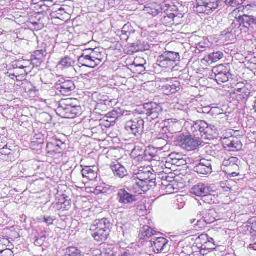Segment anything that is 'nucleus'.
Here are the masks:
<instances>
[{
    "instance_id": "nucleus-1",
    "label": "nucleus",
    "mask_w": 256,
    "mask_h": 256,
    "mask_svg": "<svg viewBox=\"0 0 256 256\" xmlns=\"http://www.w3.org/2000/svg\"><path fill=\"white\" fill-rule=\"evenodd\" d=\"M218 130L216 126H208L204 120H198L194 122L191 126L190 133L192 134L196 138L204 140L214 139Z\"/></svg>"
},
{
    "instance_id": "nucleus-2",
    "label": "nucleus",
    "mask_w": 256,
    "mask_h": 256,
    "mask_svg": "<svg viewBox=\"0 0 256 256\" xmlns=\"http://www.w3.org/2000/svg\"><path fill=\"white\" fill-rule=\"evenodd\" d=\"M71 100L70 99H65L60 102L56 112L60 117L64 118H74L81 114V106L73 105Z\"/></svg>"
},
{
    "instance_id": "nucleus-3",
    "label": "nucleus",
    "mask_w": 256,
    "mask_h": 256,
    "mask_svg": "<svg viewBox=\"0 0 256 256\" xmlns=\"http://www.w3.org/2000/svg\"><path fill=\"white\" fill-rule=\"evenodd\" d=\"M110 226V221L106 218L95 220L90 228V230L94 232L92 236L94 240L99 242L106 240L109 234Z\"/></svg>"
},
{
    "instance_id": "nucleus-4",
    "label": "nucleus",
    "mask_w": 256,
    "mask_h": 256,
    "mask_svg": "<svg viewBox=\"0 0 256 256\" xmlns=\"http://www.w3.org/2000/svg\"><path fill=\"white\" fill-rule=\"evenodd\" d=\"M153 126V123L149 124L141 117H138L126 122L125 128L128 133L139 137L144 132V128L146 131L151 130Z\"/></svg>"
},
{
    "instance_id": "nucleus-5",
    "label": "nucleus",
    "mask_w": 256,
    "mask_h": 256,
    "mask_svg": "<svg viewBox=\"0 0 256 256\" xmlns=\"http://www.w3.org/2000/svg\"><path fill=\"white\" fill-rule=\"evenodd\" d=\"M216 210L210 206H206L197 215L196 226L199 228H204L206 224L214 222L216 220Z\"/></svg>"
},
{
    "instance_id": "nucleus-6",
    "label": "nucleus",
    "mask_w": 256,
    "mask_h": 256,
    "mask_svg": "<svg viewBox=\"0 0 256 256\" xmlns=\"http://www.w3.org/2000/svg\"><path fill=\"white\" fill-rule=\"evenodd\" d=\"M212 72V78L218 84L228 82L232 76L230 72V66L227 64H220L214 67Z\"/></svg>"
},
{
    "instance_id": "nucleus-7",
    "label": "nucleus",
    "mask_w": 256,
    "mask_h": 256,
    "mask_svg": "<svg viewBox=\"0 0 256 256\" xmlns=\"http://www.w3.org/2000/svg\"><path fill=\"white\" fill-rule=\"evenodd\" d=\"M211 188L204 184L194 185L191 188L190 192L196 196L202 198L205 203L210 204L212 202L214 196L210 194Z\"/></svg>"
},
{
    "instance_id": "nucleus-8",
    "label": "nucleus",
    "mask_w": 256,
    "mask_h": 256,
    "mask_svg": "<svg viewBox=\"0 0 256 256\" xmlns=\"http://www.w3.org/2000/svg\"><path fill=\"white\" fill-rule=\"evenodd\" d=\"M196 11L200 14H210L218 8L220 0H196Z\"/></svg>"
},
{
    "instance_id": "nucleus-9",
    "label": "nucleus",
    "mask_w": 256,
    "mask_h": 256,
    "mask_svg": "<svg viewBox=\"0 0 256 256\" xmlns=\"http://www.w3.org/2000/svg\"><path fill=\"white\" fill-rule=\"evenodd\" d=\"M144 113L147 116L146 120L149 124L156 123L152 122L158 118L160 114L162 112V107L155 102H148L144 104Z\"/></svg>"
},
{
    "instance_id": "nucleus-10",
    "label": "nucleus",
    "mask_w": 256,
    "mask_h": 256,
    "mask_svg": "<svg viewBox=\"0 0 256 256\" xmlns=\"http://www.w3.org/2000/svg\"><path fill=\"white\" fill-rule=\"evenodd\" d=\"M178 144L187 151L196 150L202 144L200 140L194 138L192 136L180 135L177 138Z\"/></svg>"
},
{
    "instance_id": "nucleus-11",
    "label": "nucleus",
    "mask_w": 256,
    "mask_h": 256,
    "mask_svg": "<svg viewBox=\"0 0 256 256\" xmlns=\"http://www.w3.org/2000/svg\"><path fill=\"white\" fill-rule=\"evenodd\" d=\"M172 7L168 4H164L163 12L159 17L160 21L166 26H171L176 24V18H177L174 13L172 12Z\"/></svg>"
},
{
    "instance_id": "nucleus-12",
    "label": "nucleus",
    "mask_w": 256,
    "mask_h": 256,
    "mask_svg": "<svg viewBox=\"0 0 256 256\" xmlns=\"http://www.w3.org/2000/svg\"><path fill=\"white\" fill-rule=\"evenodd\" d=\"M116 199L122 208H124L137 200L136 196L129 193L124 188L118 190L116 194Z\"/></svg>"
},
{
    "instance_id": "nucleus-13",
    "label": "nucleus",
    "mask_w": 256,
    "mask_h": 256,
    "mask_svg": "<svg viewBox=\"0 0 256 256\" xmlns=\"http://www.w3.org/2000/svg\"><path fill=\"white\" fill-rule=\"evenodd\" d=\"M149 246L156 253H166L168 250V241L164 238H156L154 236L148 242Z\"/></svg>"
},
{
    "instance_id": "nucleus-14",
    "label": "nucleus",
    "mask_w": 256,
    "mask_h": 256,
    "mask_svg": "<svg viewBox=\"0 0 256 256\" xmlns=\"http://www.w3.org/2000/svg\"><path fill=\"white\" fill-rule=\"evenodd\" d=\"M221 140L224 148L229 151H238L242 148V143L235 136L222 138Z\"/></svg>"
},
{
    "instance_id": "nucleus-15",
    "label": "nucleus",
    "mask_w": 256,
    "mask_h": 256,
    "mask_svg": "<svg viewBox=\"0 0 256 256\" xmlns=\"http://www.w3.org/2000/svg\"><path fill=\"white\" fill-rule=\"evenodd\" d=\"M55 88L62 94L66 96L74 90L75 86L72 80H62L56 84Z\"/></svg>"
},
{
    "instance_id": "nucleus-16",
    "label": "nucleus",
    "mask_w": 256,
    "mask_h": 256,
    "mask_svg": "<svg viewBox=\"0 0 256 256\" xmlns=\"http://www.w3.org/2000/svg\"><path fill=\"white\" fill-rule=\"evenodd\" d=\"M194 170L201 174H211L212 172L211 162L206 159L201 160L200 163L194 167Z\"/></svg>"
},
{
    "instance_id": "nucleus-17",
    "label": "nucleus",
    "mask_w": 256,
    "mask_h": 256,
    "mask_svg": "<svg viewBox=\"0 0 256 256\" xmlns=\"http://www.w3.org/2000/svg\"><path fill=\"white\" fill-rule=\"evenodd\" d=\"M110 168L116 177L122 178L128 175L125 167L117 161L112 162Z\"/></svg>"
},
{
    "instance_id": "nucleus-18",
    "label": "nucleus",
    "mask_w": 256,
    "mask_h": 256,
    "mask_svg": "<svg viewBox=\"0 0 256 256\" xmlns=\"http://www.w3.org/2000/svg\"><path fill=\"white\" fill-rule=\"evenodd\" d=\"M141 169L138 170V173L136 174L134 176L133 180H137L138 181L146 183L147 186L151 182L150 176L152 174L150 171L147 170L146 168H141Z\"/></svg>"
},
{
    "instance_id": "nucleus-19",
    "label": "nucleus",
    "mask_w": 256,
    "mask_h": 256,
    "mask_svg": "<svg viewBox=\"0 0 256 256\" xmlns=\"http://www.w3.org/2000/svg\"><path fill=\"white\" fill-rule=\"evenodd\" d=\"M164 8V4L162 6L158 5L156 4H146L144 9L146 14H148L152 16H160Z\"/></svg>"
},
{
    "instance_id": "nucleus-20",
    "label": "nucleus",
    "mask_w": 256,
    "mask_h": 256,
    "mask_svg": "<svg viewBox=\"0 0 256 256\" xmlns=\"http://www.w3.org/2000/svg\"><path fill=\"white\" fill-rule=\"evenodd\" d=\"M81 172L83 178H87L88 180H92L97 177V168L95 166H83Z\"/></svg>"
},
{
    "instance_id": "nucleus-21",
    "label": "nucleus",
    "mask_w": 256,
    "mask_h": 256,
    "mask_svg": "<svg viewBox=\"0 0 256 256\" xmlns=\"http://www.w3.org/2000/svg\"><path fill=\"white\" fill-rule=\"evenodd\" d=\"M240 162L237 158L230 157L228 160H224L222 165L227 168L226 172H230V171H238L239 166L238 163Z\"/></svg>"
},
{
    "instance_id": "nucleus-22",
    "label": "nucleus",
    "mask_w": 256,
    "mask_h": 256,
    "mask_svg": "<svg viewBox=\"0 0 256 256\" xmlns=\"http://www.w3.org/2000/svg\"><path fill=\"white\" fill-rule=\"evenodd\" d=\"M246 84L242 88H236V92L239 93L238 94L237 98L238 100H243L248 99L250 94V89L252 88L251 85L248 84L246 81Z\"/></svg>"
},
{
    "instance_id": "nucleus-23",
    "label": "nucleus",
    "mask_w": 256,
    "mask_h": 256,
    "mask_svg": "<svg viewBox=\"0 0 256 256\" xmlns=\"http://www.w3.org/2000/svg\"><path fill=\"white\" fill-rule=\"evenodd\" d=\"M134 184L132 188V192L138 194H142L149 190V186L146 183H143L137 180H134Z\"/></svg>"
},
{
    "instance_id": "nucleus-24",
    "label": "nucleus",
    "mask_w": 256,
    "mask_h": 256,
    "mask_svg": "<svg viewBox=\"0 0 256 256\" xmlns=\"http://www.w3.org/2000/svg\"><path fill=\"white\" fill-rule=\"evenodd\" d=\"M156 234V232L155 230L148 226H144L140 229L138 237L140 240H146L152 236H154Z\"/></svg>"
},
{
    "instance_id": "nucleus-25",
    "label": "nucleus",
    "mask_w": 256,
    "mask_h": 256,
    "mask_svg": "<svg viewBox=\"0 0 256 256\" xmlns=\"http://www.w3.org/2000/svg\"><path fill=\"white\" fill-rule=\"evenodd\" d=\"M158 62L160 67L170 69L174 68L177 64H174L170 59L167 58V56L164 52L158 57Z\"/></svg>"
},
{
    "instance_id": "nucleus-26",
    "label": "nucleus",
    "mask_w": 256,
    "mask_h": 256,
    "mask_svg": "<svg viewBox=\"0 0 256 256\" xmlns=\"http://www.w3.org/2000/svg\"><path fill=\"white\" fill-rule=\"evenodd\" d=\"M131 48L132 52L134 53L147 50L150 49V46L146 42L138 40L136 42L132 43Z\"/></svg>"
},
{
    "instance_id": "nucleus-27",
    "label": "nucleus",
    "mask_w": 256,
    "mask_h": 256,
    "mask_svg": "<svg viewBox=\"0 0 256 256\" xmlns=\"http://www.w3.org/2000/svg\"><path fill=\"white\" fill-rule=\"evenodd\" d=\"M240 16L241 23L242 24V28H246L248 29L251 28L252 30L254 29V16H248L244 14Z\"/></svg>"
},
{
    "instance_id": "nucleus-28",
    "label": "nucleus",
    "mask_w": 256,
    "mask_h": 256,
    "mask_svg": "<svg viewBox=\"0 0 256 256\" xmlns=\"http://www.w3.org/2000/svg\"><path fill=\"white\" fill-rule=\"evenodd\" d=\"M223 56V53L222 52L218 51L210 54L208 56H205L204 60L209 63V64H212V63L218 62L222 58Z\"/></svg>"
},
{
    "instance_id": "nucleus-29",
    "label": "nucleus",
    "mask_w": 256,
    "mask_h": 256,
    "mask_svg": "<svg viewBox=\"0 0 256 256\" xmlns=\"http://www.w3.org/2000/svg\"><path fill=\"white\" fill-rule=\"evenodd\" d=\"M122 38L128 40L135 34V30L129 24H128L122 27Z\"/></svg>"
},
{
    "instance_id": "nucleus-30",
    "label": "nucleus",
    "mask_w": 256,
    "mask_h": 256,
    "mask_svg": "<svg viewBox=\"0 0 256 256\" xmlns=\"http://www.w3.org/2000/svg\"><path fill=\"white\" fill-rule=\"evenodd\" d=\"M155 150L154 148H148L144 152V155H139L138 156V160L140 159L144 160H150L152 158H155L157 154L156 152H154Z\"/></svg>"
},
{
    "instance_id": "nucleus-31",
    "label": "nucleus",
    "mask_w": 256,
    "mask_h": 256,
    "mask_svg": "<svg viewBox=\"0 0 256 256\" xmlns=\"http://www.w3.org/2000/svg\"><path fill=\"white\" fill-rule=\"evenodd\" d=\"M74 63L75 61L71 57L66 56L60 60L58 65L62 66V68H68L72 66Z\"/></svg>"
},
{
    "instance_id": "nucleus-32",
    "label": "nucleus",
    "mask_w": 256,
    "mask_h": 256,
    "mask_svg": "<svg viewBox=\"0 0 256 256\" xmlns=\"http://www.w3.org/2000/svg\"><path fill=\"white\" fill-rule=\"evenodd\" d=\"M82 252L76 247L70 246L65 250L64 256H82Z\"/></svg>"
},
{
    "instance_id": "nucleus-33",
    "label": "nucleus",
    "mask_w": 256,
    "mask_h": 256,
    "mask_svg": "<svg viewBox=\"0 0 256 256\" xmlns=\"http://www.w3.org/2000/svg\"><path fill=\"white\" fill-rule=\"evenodd\" d=\"M164 54L167 56V58L170 59L174 64H177L180 61V56L179 53L174 52H165Z\"/></svg>"
},
{
    "instance_id": "nucleus-34",
    "label": "nucleus",
    "mask_w": 256,
    "mask_h": 256,
    "mask_svg": "<svg viewBox=\"0 0 256 256\" xmlns=\"http://www.w3.org/2000/svg\"><path fill=\"white\" fill-rule=\"evenodd\" d=\"M57 209H62L64 210H68L71 207L70 200H64L63 202H57L56 204Z\"/></svg>"
},
{
    "instance_id": "nucleus-35",
    "label": "nucleus",
    "mask_w": 256,
    "mask_h": 256,
    "mask_svg": "<svg viewBox=\"0 0 256 256\" xmlns=\"http://www.w3.org/2000/svg\"><path fill=\"white\" fill-rule=\"evenodd\" d=\"M78 61L80 64L84 66L90 68H94L96 66V64H94V62L90 60H88L84 59L83 58H79Z\"/></svg>"
},
{
    "instance_id": "nucleus-36",
    "label": "nucleus",
    "mask_w": 256,
    "mask_h": 256,
    "mask_svg": "<svg viewBox=\"0 0 256 256\" xmlns=\"http://www.w3.org/2000/svg\"><path fill=\"white\" fill-rule=\"evenodd\" d=\"M199 238L200 239L206 240V242H205L204 244L206 246L212 248V246H215L214 240L210 238L207 234H201Z\"/></svg>"
},
{
    "instance_id": "nucleus-37",
    "label": "nucleus",
    "mask_w": 256,
    "mask_h": 256,
    "mask_svg": "<svg viewBox=\"0 0 256 256\" xmlns=\"http://www.w3.org/2000/svg\"><path fill=\"white\" fill-rule=\"evenodd\" d=\"M166 85L167 86V88H170V90H172L173 94L180 90V83L178 81L171 82L170 84Z\"/></svg>"
},
{
    "instance_id": "nucleus-38",
    "label": "nucleus",
    "mask_w": 256,
    "mask_h": 256,
    "mask_svg": "<svg viewBox=\"0 0 256 256\" xmlns=\"http://www.w3.org/2000/svg\"><path fill=\"white\" fill-rule=\"evenodd\" d=\"M101 55L98 54L95 51L94 49H93L92 52V54L91 55V58H92V62H94V64H96L98 66L101 62Z\"/></svg>"
},
{
    "instance_id": "nucleus-39",
    "label": "nucleus",
    "mask_w": 256,
    "mask_h": 256,
    "mask_svg": "<svg viewBox=\"0 0 256 256\" xmlns=\"http://www.w3.org/2000/svg\"><path fill=\"white\" fill-rule=\"evenodd\" d=\"M226 4L228 6H232V7H236L238 5H240L242 4L244 2H245L246 0H223Z\"/></svg>"
},
{
    "instance_id": "nucleus-40",
    "label": "nucleus",
    "mask_w": 256,
    "mask_h": 256,
    "mask_svg": "<svg viewBox=\"0 0 256 256\" xmlns=\"http://www.w3.org/2000/svg\"><path fill=\"white\" fill-rule=\"evenodd\" d=\"M11 153V150L8 148L7 144H5L4 146L0 148V157L2 159H4L6 156H8Z\"/></svg>"
},
{
    "instance_id": "nucleus-41",
    "label": "nucleus",
    "mask_w": 256,
    "mask_h": 256,
    "mask_svg": "<svg viewBox=\"0 0 256 256\" xmlns=\"http://www.w3.org/2000/svg\"><path fill=\"white\" fill-rule=\"evenodd\" d=\"M158 144H162L164 145V146H160L157 148V149H158L160 150H164V152H166V151H168L170 149V144H168L167 142L163 139L158 138Z\"/></svg>"
},
{
    "instance_id": "nucleus-42",
    "label": "nucleus",
    "mask_w": 256,
    "mask_h": 256,
    "mask_svg": "<svg viewBox=\"0 0 256 256\" xmlns=\"http://www.w3.org/2000/svg\"><path fill=\"white\" fill-rule=\"evenodd\" d=\"M64 6L60 7L59 9L56 11V16L58 18H60L58 16H64L65 15H68V12H67L68 8H65Z\"/></svg>"
},
{
    "instance_id": "nucleus-43",
    "label": "nucleus",
    "mask_w": 256,
    "mask_h": 256,
    "mask_svg": "<svg viewBox=\"0 0 256 256\" xmlns=\"http://www.w3.org/2000/svg\"><path fill=\"white\" fill-rule=\"evenodd\" d=\"M174 162H172V160H168V158H167L166 162L164 164H163L162 166V169H166L168 170L166 172H168L169 170H170L172 169V168L174 166L176 165Z\"/></svg>"
},
{
    "instance_id": "nucleus-44",
    "label": "nucleus",
    "mask_w": 256,
    "mask_h": 256,
    "mask_svg": "<svg viewBox=\"0 0 256 256\" xmlns=\"http://www.w3.org/2000/svg\"><path fill=\"white\" fill-rule=\"evenodd\" d=\"M44 56V52L42 50H36L34 52L32 57L34 60H41Z\"/></svg>"
},
{
    "instance_id": "nucleus-45",
    "label": "nucleus",
    "mask_w": 256,
    "mask_h": 256,
    "mask_svg": "<svg viewBox=\"0 0 256 256\" xmlns=\"http://www.w3.org/2000/svg\"><path fill=\"white\" fill-rule=\"evenodd\" d=\"M241 19L240 16H238V18H236L234 20L232 26L234 28H239L242 27V24L241 23Z\"/></svg>"
},
{
    "instance_id": "nucleus-46",
    "label": "nucleus",
    "mask_w": 256,
    "mask_h": 256,
    "mask_svg": "<svg viewBox=\"0 0 256 256\" xmlns=\"http://www.w3.org/2000/svg\"><path fill=\"white\" fill-rule=\"evenodd\" d=\"M168 156V160H172V162H174L176 164H177V160H180V158H178L180 156V155L178 154L172 153L170 154H169Z\"/></svg>"
},
{
    "instance_id": "nucleus-47",
    "label": "nucleus",
    "mask_w": 256,
    "mask_h": 256,
    "mask_svg": "<svg viewBox=\"0 0 256 256\" xmlns=\"http://www.w3.org/2000/svg\"><path fill=\"white\" fill-rule=\"evenodd\" d=\"M248 223L250 224L252 230L256 232V217L252 218L249 220Z\"/></svg>"
},
{
    "instance_id": "nucleus-48",
    "label": "nucleus",
    "mask_w": 256,
    "mask_h": 256,
    "mask_svg": "<svg viewBox=\"0 0 256 256\" xmlns=\"http://www.w3.org/2000/svg\"><path fill=\"white\" fill-rule=\"evenodd\" d=\"M0 254L2 256H12V252L9 248H6L4 250H0Z\"/></svg>"
},
{
    "instance_id": "nucleus-49",
    "label": "nucleus",
    "mask_w": 256,
    "mask_h": 256,
    "mask_svg": "<svg viewBox=\"0 0 256 256\" xmlns=\"http://www.w3.org/2000/svg\"><path fill=\"white\" fill-rule=\"evenodd\" d=\"M170 88H167V86L165 85L162 86V90L163 93L166 95H170L173 94L172 90H170Z\"/></svg>"
},
{
    "instance_id": "nucleus-50",
    "label": "nucleus",
    "mask_w": 256,
    "mask_h": 256,
    "mask_svg": "<svg viewBox=\"0 0 256 256\" xmlns=\"http://www.w3.org/2000/svg\"><path fill=\"white\" fill-rule=\"evenodd\" d=\"M202 249L200 250V253L203 255L207 254V252H210L209 250L213 248H207L205 244L202 245Z\"/></svg>"
},
{
    "instance_id": "nucleus-51",
    "label": "nucleus",
    "mask_w": 256,
    "mask_h": 256,
    "mask_svg": "<svg viewBox=\"0 0 256 256\" xmlns=\"http://www.w3.org/2000/svg\"><path fill=\"white\" fill-rule=\"evenodd\" d=\"M45 238L46 236L42 237L40 238H36L34 242V244L36 246H41L43 244Z\"/></svg>"
},
{
    "instance_id": "nucleus-52",
    "label": "nucleus",
    "mask_w": 256,
    "mask_h": 256,
    "mask_svg": "<svg viewBox=\"0 0 256 256\" xmlns=\"http://www.w3.org/2000/svg\"><path fill=\"white\" fill-rule=\"evenodd\" d=\"M44 222L47 224L48 226H50L53 224L54 219L51 217H44Z\"/></svg>"
},
{
    "instance_id": "nucleus-53",
    "label": "nucleus",
    "mask_w": 256,
    "mask_h": 256,
    "mask_svg": "<svg viewBox=\"0 0 256 256\" xmlns=\"http://www.w3.org/2000/svg\"><path fill=\"white\" fill-rule=\"evenodd\" d=\"M54 145H55L56 147H58V148L62 150V146L64 145V143L62 142L60 140L56 138L54 142Z\"/></svg>"
},
{
    "instance_id": "nucleus-54",
    "label": "nucleus",
    "mask_w": 256,
    "mask_h": 256,
    "mask_svg": "<svg viewBox=\"0 0 256 256\" xmlns=\"http://www.w3.org/2000/svg\"><path fill=\"white\" fill-rule=\"evenodd\" d=\"M226 174H228V178L236 177L239 175V172L236 170L230 171V172H226Z\"/></svg>"
},
{
    "instance_id": "nucleus-55",
    "label": "nucleus",
    "mask_w": 256,
    "mask_h": 256,
    "mask_svg": "<svg viewBox=\"0 0 256 256\" xmlns=\"http://www.w3.org/2000/svg\"><path fill=\"white\" fill-rule=\"evenodd\" d=\"M92 50H93V49H91V48L86 49L84 50L82 54L85 55L86 56H89L90 55L91 56L92 54Z\"/></svg>"
},
{
    "instance_id": "nucleus-56",
    "label": "nucleus",
    "mask_w": 256,
    "mask_h": 256,
    "mask_svg": "<svg viewBox=\"0 0 256 256\" xmlns=\"http://www.w3.org/2000/svg\"><path fill=\"white\" fill-rule=\"evenodd\" d=\"M172 178H171V177L166 176V180H163V182H162V184L163 185H164V186H168H168H170V184H166V182H172Z\"/></svg>"
},
{
    "instance_id": "nucleus-57",
    "label": "nucleus",
    "mask_w": 256,
    "mask_h": 256,
    "mask_svg": "<svg viewBox=\"0 0 256 256\" xmlns=\"http://www.w3.org/2000/svg\"><path fill=\"white\" fill-rule=\"evenodd\" d=\"M10 242L5 238H2L0 240V247L4 244V245H6L8 244H9Z\"/></svg>"
},
{
    "instance_id": "nucleus-58",
    "label": "nucleus",
    "mask_w": 256,
    "mask_h": 256,
    "mask_svg": "<svg viewBox=\"0 0 256 256\" xmlns=\"http://www.w3.org/2000/svg\"><path fill=\"white\" fill-rule=\"evenodd\" d=\"M90 57H91L90 55L89 56H86L85 55L82 54L79 58H83L84 59H86L88 60L92 61V58Z\"/></svg>"
},
{
    "instance_id": "nucleus-59",
    "label": "nucleus",
    "mask_w": 256,
    "mask_h": 256,
    "mask_svg": "<svg viewBox=\"0 0 256 256\" xmlns=\"http://www.w3.org/2000/svg\"><path fill=\"white\" fill-rule=\"evenodd\" d=\"M246 82H238L237 84L236 85V88H242L246 84Z\"/></svg>"
},
{
    "instance_id": "nucleus-60",
    "label": "nucleus",
    "mask_w": 256,
    "mask_h": 256,
    "mask_svg": "<svg viewBox=\"0 0 256 256\" xmlns=\"http://www.w3.org/2000/svg\"><path fill=\"white\" fill-rule=\"evenodd\" d=\"M253 21H254V23H253L254 29V28H256V17L254 16Z\"/></svg>"
},
{
    "instance_id": "nucleus-61",
    "label": "nucleus",
    "mask_w": 256,
    "mask_h": 256,
    "mask_svg": "<svg viewBox=\"0 0 256 256\" xmlns=\"http://www.w3.org/2000/svg\"><path fill=\"white\" fill-rule=\"evenodd\" d=\"M20 65V63H16L13 64V66L14 68H18V66Z\"/></svg>"
},
{
    "instance_id": "nucleus-62",
    "label": "nucleus",
    "mask_w": 256,
    "mask_h": 256,
    "mask_svg": "<svg viewBox=\"0 0 256 256\" xmlns=\"http://www.w3.org/2000/svg\"><path fill=\"white\" fill-rule=\"evenodd\" d=\"M136 256H150V255L146 253H140Z\"/></svg>"
},
{
    "instance_id": "nucleus-63",
    "label": "nucleus",
    "mask_w": 256,
    "mask_h": 256,
    "mask_svg": "<svg viewBox=\"0 0 256 256\" xmlns=\"http://www.w3.org/2000/svg\"><path fill=\"white\" fill-rule=\"evenodd\" d=\"M121 256H132V254L128 252H125L123 254H122Z\"/></svg>"
},
{
    "instance_id": "nucleus-64",
    "label": "nucleus",
    "mask_w": 256,
    "mask_h": 256,
    "mask_svg": "<svg viewBox=\"0 0 256 256\" xmlns=\"http://www.w3.org/2000/svg\"><path fill=\"white\" fill-rule=\"evenodd\" d=\"M252 249H254V250H256V242L254 244L252 245L251 247Z\"/></svg>"
}]
</instances>
